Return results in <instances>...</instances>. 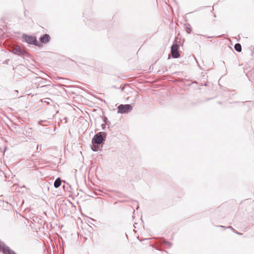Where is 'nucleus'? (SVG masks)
<instances>
[{
	"label": "nucleus",
	"instance_id": "10",
	"mask_svg": "<svg viewBox=\"0 0 254 254\" xmlns=\"http://www.w3.org/2000/svg\"><path fill=\"white\" fill-rule=\"evenodd\" d=\"M234 48L235 50L237 52H240L242 51V47L240 44H236L234 46Z\"/></svg>",
	"mask_w": 254,
	"mask_h": 254
},
{
	"label": "nucleus",
	"instance_id": "2",
	"mask_svg": "<svg viewBox=\"0 0 254 254\" xmlns=\"http://www.w3.org/2000/svg\"><path fill=\"white\" fill-rule=\"evenodd\" d=\"M132 110V107L130 105L121 104L118 107V113L120 114H125L128 113Z\"/></svg>",
	"mask_w": 254,
	"mask_h": 254
},
{
	"label": "nucleus",
	"instance_id": "9",
	"mask_svg": "<svg viewBox=\"0 0 254 254\" xmlns=\"http://www.w3.org/2000/svg\"><path fill=\"white\" fill-rule=\"evenodd\" d=\"M99 144H93L91 146V149L93 151H97L99 150Z\"/></svg>",
	"mask_w": 254,
	"mask_h": 254
},
{
	"label": "nucleus",
	"instance_id": "14",
	"mask_svg": "<svg viewBox=\"0 0 254 254\" xmlns=\"http://www.w3.org/2000/svg\"><path fill=\"white\" fill-rule=\"evenodd\" d=\"M102 127H103V128H104V127H105L106 126H105V124H103V125H102Z\"/></svg>",
	"mask_w": 254,
	"mask_h": 254
},
{
	"label": "nucleus",
	"instance_id": "8",
	"mask_svg": "<svg viewBox=\"0 0 254 254\" xmlns=\"http://www.w3.org/2000/svg\"><path fill=\"white\" fill-rule=\"evenodd\" d=\"M62 181L60 178H57L54 182V187L56 188H59L61 185Z\"/></svg>",
	"mask_w": 254,
	"mask_h": 254
},
{
	"label": "nucleus",
	"instance_id": "7",
	"mask_svg": "<svg viewBox=\"0 0 254 254\" xmlns=\"http://www.w3.org/2000/svg\"><path fill=\"white\" fill-rule=\"evenodd\" d=\"M12 52L17 55H21L22 54L21 48L18 46L14 48L12 51Z\"/></svg>",
	"mask_w": 254,
	"mask_h": 254
},
{
	"label": "nucleus",
	"instance_id": "4",
	"mask_svg": "<svg viewBox=\"0 0 254 254\" xmlns=\"http://www.w3.org/2000/svg\"><path fill=\"white\" fill-rule=\"evenodd\" d=\"M0 251H2L3 254H16L8 247L5 246L4 244L0 242Z\"/></svg>",
	"mask_w": 254,
	"mask_h": 254
},
{
	"label": "nucleus",
	"instance_id": "5",
	"mask_svg": "<svg viewBox=\"0 0 254 254\" xmlns=\"http://www.w3.org/2000/svg\"><path fill=\"white\" fill-rule=\"evenodd\" d=\"M171 53L172 57L174 58H178L180 56L178 51V45L177 44H174L171 47Z\"/></svg>",
	"mask_w": 254,
	"mask_h": 254
},
{
	"label": "nucleus",
	"instance_id": "3",
	"mask_svg": "<svg viewBox=\"0 0 254 254\" xmlns=\"http://www.w3.org/2000/svg\"><path fill=\"white\" fill-rule=\"evenodd\" d=\"M23 38L24 41L26 42L27 43L38 45V41H37L36 38L35 37L23 35Z\"/></svg>",
	"mask_w": 254,
	"mask_h": 254
},
{
	"label": "nucleus",
	"instance_id": "11",
	"mask_svg": "<svg viewBox=\"0 0 254 254\" xmlns=\"http://www.w3.org/2000/svg\"><path fill=\"white\" fill-rule=\"evenodd\" d=\"M228 228H230V229H232V230L234 232H235L236 233H237V234H239V235H241V234H241V233H240L236 232L235 231V229H233L231 226H229V227H228Z\"/></svg>",
	"mask_w": 254,
	"mask_h": 254
},
{
	"label": "nucleus",
	"instance_id": "13",
	"mask_svg": "<svg viewBox=\"0 0 254 254\" xmlns=\"http://www.w3.org/2000/svg\"><path fill=\"white\" fill-rule=\"evenodd\" d=\"M47 101H45V102H47V103H49V101L51 100V99H49V98H47Z\"/></svg>",
	"mask_w": 254,
	"mask_h": 254
},
{
	"label": "nucleus",
	"instance_id": "12",
	"mask_svg": "<svg viewBox=\"0 0 254 254\" xmlns=\"http://www.w3.org/2000/svg\"><path fill=\"white\" fill-rule=\"evenodd\" d=\"M163 242L164 244L168 245L169 247H170L171 246V244L170 242H168L166 241H164Z\"/></svg>",
	"mask_w": 254,
	"mask_h": 254
},
{
	"label": "nucleus",
	"instance_id": "1",
	"mask_svg": "<svg viewBox=\"0 0 254 254\" xmlns=\"http://www.w3.org/2000/svg\"><path fill=\"white\" fill-rule=\"evenodd\" d=\"M106 133L103 132L97 133L92 138V142L93 144H100L102 143L106 138Z\"/></svg>",
	"mask_w": 254,
	"mask_h": 254
},
{
	"label": "nucleus",
	"instance_id": "6",
	"mask_svg": "<svg viewBox=\"0 0 254 254\" xmlns=\"http://www.w3.org/2000/svg\"><path fill=\"white\" fill-rule=\"evenodd\" d=\"M50 39V37L48 34H44L43 36L41 37L40 41L43 43H48Z\"/></svg>",
	"mask_w": 254,
	"mask_h": 254
}]
</instances>
